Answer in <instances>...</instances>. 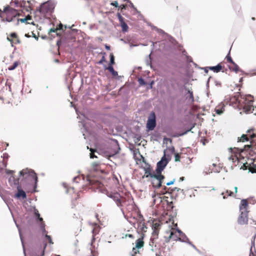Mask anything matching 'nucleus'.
<instances>
[{
	"label": "nucleus",
	"mask_w": 256,
	"mask_h": 256,
	"mask_svg": "<svg viewBox=\"0 0 256 256\" xmlns=\"http://www.w3.org/2000/svg\"><path fill=\"white\" fill-rule=\"evenodd\" d=\"M231 100L232 102L238 104L240 108H242L246 114L252 113L254 110L253 105L254 98L250 94L242 96L237 94Z\"/></svg>",
	"instance_id": "f257e3e1"
},
{
	"label": "nucleus",
	"mask_w": 256,
	"mask_h": 256,
	"mask_svg": "<svg viewBox=\"0 0 256 256\" xmlns=\"http://www.w3.org/2000/svg\"><path fill=\"white\" fill-rule=\"evenodd\" d=\"M248 202L246 200H242L240 205V214L238 218V223L240 224H246L248 220Z\"/></svg>",
	"instance_id": "f03ea898"
},
{
	"label": "nucleus",
	"mask_w": 256,
	"mask_h": 256,
	"mask_svg": "<svg viewBox=\"0 0 256 256\" xmlns=\"http://www.w3.org/2000/svg\"><path fill=\"white\" fill-rule=\"evenodd\" d=\"M238 142H250V144L256 142V129L248 130L246 134H243L240 138H238Z\"/></svg>",
	"instance_id": "7ed1b4c3"
},
{
	"label": "nucleus",
	"mask_w": 256,
	"mask_h": 256,
	"mask_svg": "<svg viewBox=\"0 0 256 256\" xmlns=\"http://www.w3.org/2000/svg\"><path fill=\"white\" fill-rule=\"evenodd\" d=\"M34 214L36 216V220L38 222L40 223V226L42 232V234L45 235V237L46 238V240L48 241V242L50 244H52V238L50 236L46 233V231L45 229V224L44 222L43 221V219L40 216V214L38 211V210L36 208H34Z\"/></svg>",
	"instance_id": "20e7f679"
},
{
	"label": "nucleus",
	"mask_w": 256,
	"mask_h": 256,
	"mask_svg": "<svg viewBox=\"0 0 256 256\" xmlns=\"http://www.w3.org/2000/svg\"><path fill=\"white\" fill-rule=\"evenodd\" d=\"M4 12L6 14V20L10 22L15 20L17 18V16L19 15V13L16 10L7 6L4 8Z\"/></svg>",
	"instance_id": "39448f33"
},
{
	"label": "nucleus",
	"mask_w": 256,
	"mask_h": 256,
	"mask_svg": "<svg viewBox=\"0 0 256 256\" xmlns=\"http://www.w3.org/2000/svg\"><path fill=\"white\" fill-rule=\"evenodd\" d=\"M170 160V156L167 154V157H166V151H164V156L156 164V172L158 174H161L162 171L164 170Z\"/></svg>",
	"instance_id": "423d86ee"
},
{
	"label": "nucleus",
	"mask_w": 256,
	"mask_h": 256,
	"mask_svg": "<svg viewBox=\"0 0 256 256\" xmlns=\"http://www.w3.org/2000/svg\"><path fill=\"white\" fill-rule=\"evenodd\" d=\"M54 8V4L52 2L48 0L40 6L39 12L44 16H46L47 14H50L52 12Z\"/></svg>",
	"instance_id": "0eeeda50"
},
{
	"label": "nucleus",
	"mask_w": 256,
	"mask_h": 256,
	"mask_svg": "<svg viewBox=\"0 0 256 256\" xmlns=\"http://www.w3.org/2000/svg\"><path fill=\"white\" fill-rule=\"evenodd\" d=\"M20 176H22L23 178L28 179L32 182L36 184L38 178L36 174L33 172H30L28 170H23L20 172Z\"/></svg>",
	"instance_id": "6e6552de"
},
{
	"label": "nucleus",
	"mask_w": 256,
	"mask_h": 256,
	"mask_svg": "<svg viewBox=\"0 0 256 256\" xmlns=\"http://www.w3.org/2000/svg\"><path fill=\"white\" fill-rule=\"evenodd\" d=\"M164 178V176L162 174H158L157 173L153 178H152V186L156 188H160L162 186V180Z\"/></svg>",
	"instance_id": "1a4fd4ad"
},
{
	"label": "nucleus",
	"mask_w": 256,
	"mask_h": 256,
	"mask_svg": "<svg viewBox=\"0 0 256 256\" xmlns=\"http://www.w3.org/2000/svg\"><path fill=\"white\" fill-rule=\"evenodd\" d=\"M86 182H88L86 184L91 186L90 188L92 189L95 190L96 188L98 189L100 188V182L90 176H88L86 177Z\"/></svg>",
	"instance_id": "9d476101"
},
{
	"label": "nucleus",
	"mask_w": 256,
	"mask_h": 256,
	"mask_svg": "<svg viewBox=\"0 0 256 256\" xmlns=\"http://www.w3.org/2000/svg\"><path fill=\"white\" fill-rule=\"evenodd\" d=\"M156 126V116L154 112H152L148 118L146 126L149 130H153Z\"/></svg>",
	"instance_id": "9b49d317"
},
{
	"label": "nucleus",
	"mask_w": 256,
	"mask_h": 256,
	"mask_svg": "<svg viewBox=\"0 0 256 256\" xmlns=\"http://www.w3.org/2000/svg\"><path fill=\"white\" fill-rule=\"evenodd\" d=\"M44 250L41 247L32 249L30 251V256H44Z\"/></svg>",
	"instance_id": "f8f14e48"
},
{
	"label": "nucleus",
	"mask_w": 256,
	"mask_h": 256,
	"mask_svg": "<svg viewBox=\"0 0 256 256\" xmlns=\"http://www.w3.org/2000/svg\"><path fill=\"white\" fill-rule=\"evenodd\" d=\"M238 150V148H230L229 149L230 152L232 154L228 158V160L230 161H232V162L234 163L236 162H238V158L236 155L235 154L236 153V151Z\"/></svg>",
	"instance_id": "ddd939ff"
},
{
	"label": "nucleus",
	"mask_w": 256,
	"mask_h": 256,
	"mask_svg": "<svg viewBox=\"0 0 256 256\" xmlns=\"http://www.w3.org/2000/svg\"><path fill=\"white\" fill-rule=\"evenodd\" d=\"M109 196L112 198L114 201L116 202L118 206H122V200L120 198V196L118 193H114L110 194Z\"/></svg>",
	"instance_id": "4468645a"
},
{
	"label": "nucleus",
	"mask_w": 256,
	"mask_h": 256,
	"mask_svg": "<svg viewBox=\"0 0 256 256\" xmlns=\"http://www.w3.org/2000/svg\"><path fill=\"white\" fill-rule=\"evenodd\" d=\"M90 224H92V226H94L92 230V233L93 234V236L90 244L91 246H92L93 243L95 240V238H94V236L96 234L98 233L100 230V227L95 222L92 224L90 223Z\"/></svg>",
	"instance_id": "2eb2a0df"
},
{
	"label": "nucleus",
	"mask_w": 256,
	"mask_h": 256,
	"mask_svg": "<svg viewBox=\"0 0 256 256\" xmlns=\"http://www.w3.org/2000/svg\"><path fill=\"white\" fill-rule=\"evenodd\" d=\"M152 29L156 30L158 32L164 34V36L165 38H168L170 42H172L173 38L171 36L166 34L163 30L159 29L156 26H153Z\"/></svg>",
	"instance_id": "dca6fc26"
},
{
	"label": "nucleus",
	"mask_w": 256,
	"mask_h": 256,
	"mask_svg": "<svg viewBox=\"0 0 256 256\" xmlns=\"http://www.w3.org/2000/svg\"><path fill=\"white\" fill-rule=\"evenodd\" d=\"M18 192L16 194V196L18 198L22 197L23 199L26 198V192L20 189V186L18 184L17 186Z\"/></svg>",
	"instance_id": "f3484780"
},
{
	"label": "nucleus",
	"mask_w": 256,
	"mask_h": 256,
	"mask_svg": "<svg viewBox=\"0 0 256 256\" xmlns=\"http://www.w3.org/2000/svg\"><path fill=\"white\" fill-rule=\"evenodd\" d=\"M144 176L146 178H148L150 176L151 178H153V176H154L156 174H152V169L150 168V166H148V167L145 168H144Z\"/></svg>",
	"instance_id": "a211bd4d"
},
{
	"label": "nucleus",
	"mask_w": 256,
	"mask_h": 256,
	"mask_svg": "<svg viewBox=\"0 0 256 256\" xmlns=\"http://www.w3.org/2000/svg\"><path fill=\"white\" fill-rule=\"evenodd\" d=\"M178 234H179V240L185 242H187V241H188V238L186 237L185 234L178 229Z\"/></svg>",
	"instance_id": "6ab92c4d"
},
{
	"label": "nucleus",
	"mask_w": 256,
	"mask_h": 256,
	"mask_svg": "<svg viewBox=\"0 0 256 256\" xmlns=\"http://www.w3.org/2000/svg\"><path fill=\"white\" fill-rule=\"evenodd\" d=\"M179 234H178V229L177 230H172L170 236V238L174 240H178Z\"/></svg>",
	"instance_id": "aec40b11"
},
{
	"label": "nucleus",
	"mask_w": 256,
	"mask_h": 256,
	"mask_svg": "<svg viewBox=\"0 0 256 256\" xmlns=\"http://www.w3.org/2000/svg\"><path fill=\"white\" fill-rule=\"evenodd\" d=\"M224 104L221 103L218 106L216 107L214 111L218 114H220L223 113L224 110Z\"/></svg>",
	"instance_id": "412c9836"
},
{
	"label": "nucleus",
	"mask_w": 256,
	"mask_h": 256,
	"mask_svg": "<svg viewBox=\"0 0 256 256\" xmlns=\"http://www.w3.org/2000/svg\"><path fill=\"white\" fill-rule=\"evenodd\" d=\"M188 96H186V98L190 103H193L194 102V98L192 92L190 90H188Z\"/></svg>",
	"instance_id": "4be33fe9"
},
{
	"label": "nucleus",
	"mask_w": 256,
	"mask_h": 256,
	"mask_svg": "<svg viewBox=\"0 0 256 256\" xmlns=\"http://www.w3.org/2000/svg\"><path fill=\"white\" fill-rule=\"evenodd\" d=\"M19 178H15L14 176H11L10 178H9V180H8V182H9L11 184H14V186H18V183H19Z\"/></svg>",
	"instance_id": "5701e85b"
},
{
	"label": "nucleus",
	"mask_w": 256,
	"mask_h": 256,
	"mask_svg": "<svg viewBox=\"0 0 256 256\" xmlns=\"http://www.w3.org/2000/svg\"><path fill=\"white\" fill-rule=\"evenodd\" d=\"M164 151H166V157H167V154H168L170 156V158L171 155L174 152L175 150L174 146H172L167 148V149Z\"/></svg>",
	"instance_id": "b1692460"
},
{
	"label": "nucleus",
	"mask_w": 256,
	"mask_h": 256,
	"mask_svg": "<svg viewBox=\"0 0 256 256\" xmlns=\"http://www.w3.org/2000/svg\"><path fill=\"white\" fill-rule=\"evenodd\" d=\"M156 224H155V226H156ZM156 226H155L154 229L153 230V232L152 233V237H151V238H150V241H152V243L154 242V240L155 239H156L158 238V232L157 230L156 229Z\"/></svg>",
	"instance_id": "393cba45"
},
{
	"label": "nucleus",
	"mask_w": 256,
	"mask_h": 256,
	"mask_svg": "<svg viewBox=\"0 0 256 256\" xmlns=\"http://www.w3.org/2000/svg\"><path fill=\"white\" fill-rule=\"evenodd\" d=\"M209 68L215 72H218L222 70V66L220 64H218L216 66H210Z\"/></svg>",
	"instance_id": "a878e982"
},
{
	"label": "nucleus",
	"mask_w": 256,
	"mask_h": 256,
	"mask_svg": "<svg viewBox=\"0 0 256 256\" xmlns=\"http://www.w3.org/2000/svg\"><path fill=\"white\" fill-rule=\"evenodd\" d=\"M16 226H17V228H18V232H19L20 240H21V242H22V247H23L24 253V256H26V250H25V248H24V241H23V238H22V233H21V230H20V226H18V224H16Z\"/></svg>",
	"instance_id": "bb28decb"
},
{
	"label": "nucleus",
	"mask_w": 256,
	"mask_h": 256,
	"mask_svg": "<svg viewBox=\"0 0 256 256\" xmlns=\"http://www.w3.org/2000/svg\"><path fill=\"white\" fill-rule=\"evenodd\" d=\"M213 172H218V170H215L213 168H212L210 167L209 168H206L204 170L203 172L205 174H209Z\"/></svg>",
	"instance_id": "cd10ccee"
},
{
	"label": "nucleus",
	"mask_w": 256,
	"mask_h": 256,
	"mask_svg": "<svg viewBox=\"0 0 256 256\" xmlns=\"http://www.w3.org/2000/svg\"><path fill=\"white\" fill-rule=\"evenodd\" d=\"M105 68L108 69L113 76H116L118 75V72L114 70L112 66H108V68L106 67Z\"/></svg>",
	"instance_id": "c85d7f7f"
},
{
	"label": "nucleus",
	"mask_w": 256,
	"mask_h": 256,
	"mask_svg": "<svg viewBox=\"0 0 256 256\" xmlns=\"http://www.w3.org/2000/svg\"><path fill=\"white\" fill-rule=\"evenodd\" d=\"M144 246V242L140 239L138 238L136 240V248H142Z\"/></svg>",
	"instance_id": "c756f323"
},
{
	"label": "nucleus",
	"mask_w": 256,
	"mask_h": 256,
	"mask_svg": "<svg viewBox=\"0 0 256 256\" xmlns=\"http://www.w3.org/2000/svg\"><path fill=\"white\" fill-rule=\"evenodd\" d=\"M233 194V192L228 190H226V192H222V195L223 196V198L225 199L227 196H231Z\"/></svg>",
	"instance_id": "7c9ffc66"
},
{
	"label": "nucleus",
	"mask_w": 256,
	"mask_h": 256,
	"mask_svg": "<svg viewBox=\"0 0 256 256\" xmlns=\"http://www.w3.org/2000/svg\"><path fill=\"white\" fill-rule=\"evenodd\" d=\"M120 26H122V30L123 32H126L128 30V27L127 24L124 22L120 23Z\"/></svg>",
	"instance_id": "2f4dec72"
},
{
	"label": "nucleus",
	"mask_w": 256,
	"mask_h": 256,
	"mask_svg": "<svg viewBox=\"0 0 256 256\" xmlns=\"http://www.w3.org/2000/svg\"><path fill=\"white\" fill-rule=\"evenodd\" d=\"M232 64L234 65V67H230V69L237 73L239 70L238 66L235 62H234V64Z\"/></svg>",
	"instance_id": "473e14b6"
},
{
	"label": "nucleus",
	"mask_w": 256,
	"mask_h": 256,
	"mask_svg": "<svg viewBox=\"0 0 256 256\" xmlns=\"http://www.w3.org/2000/svg\"><path fill=\"white\" fill-rule=\"evenodd\" d=\"M30 17L29 16H28L26 18H24L18 19V18H16V24H18L19 21H20L22 22H26L27 20H30Z\"/></svg>",
	"instance_id": "72a5a7b5"
},
{
	"label": "nucleus",
	"mask_w": 256,
	"mask_h": 256,
	"mask_svg": "<svg viewBox=\"0 0 256 256\" xmlns=\"http://www.w3.org/2000/svg\"><path fill=\"white\" fill-rule=\"evenodd\" d=\"M14 4H15V6L16 7H18V5H20V7H22L23 6H24L25 4H26V2H19L18 1V0H15L14 2Z\"/></svg>",
	"instance_id": "f704fd0d"
},
{
	"label": "nucleus",
	"mask_w": 256,
	"mask_h": 256,
	"mask_svg": "<svg viewBox=\"0 0 256 256\" xmlns=\"http://www.w3.org/2000/svg\"><path fill=\"white\" fill-rule=\"evenodd\" d=\"M18 62H15L13 65L12 66H10L8 68V70H14L18 66Z\"/></svg>",
	"instance_id": "c9c22d12"
},
{
	"label": "nucleus",
	"mask_w": 256,
	"mask_h": 256,
	"mask_svg": "<svg viewBox=\"0 0 256 256\" xmlns=\"http://www.w3.org/2000/svg\"><path fill=\"white\" fill-rule=\"evenodd\" d=\"M255 238H256V235H254L253 236V240H252V246L250 248V256H252L254 255L252 248V246L254 247V239H255Z\"/></svg>",
	"instance_id": "e433bc0d"
},
{
	"label": "nucleus",
	"mask_w": 256,
	"mask_h": 256,
	"mask_svg": "<svg viewBox=\"0 0 256 256\" xmlns=\"http://www.w3.org/2000/svg\"><path fill=\"white\" fill-rule=\"evenodd\" d=\"M190 130H187V131H186L184 132H182V133H174L172 136L173 137H174V138H177V137H178V136H184V134H186L188 132L190 131Z\"/></svg>",
	"instance_id": "4c0bfd02"
},
{
	"label": "nucleus",
	"mask_w": 256,
	"mask_h": 256,
	"mask_svg": "<svg viewBox=\"0 0 256 256\" xmlns=\"http://www.w3.org/2000/svg\"><path fill=\"white\" fill-rule=\"evenodd\" d=\"M114 64V57L112 54H110V63L109 66H112Z\"/></svg>",
	"instance_id": "58836bf2"
},
{
	"label": "nucleus",
	"mask_w": 256,
	"mask_h": 256,
	"mask_svg": "<svg viewBox=\"0 0 256 256\" xmlns=\"http://www.w3.org/2000/svg\"><path fill=\"white\" fill-rule=\"evenodd\" d=\"M138 83L141 86H145L146 84V82L144 81V80L142 78H140L138 79Z\"/></svg>",
	"instance_id": "ea45409f"
},
{
	"label": "nucleus",
	"mask_w": 256,
	"mask_h": 256,
	"mask_svg": "<svg viewBox=\"0 0 256 256\" xmlns=\"http://www.w3.org/2000/svg\"><path fill=\"white\" fill-rule=\"evenodd\" d=\"M102 54H103V56L101 58L100 60L98 62L100 64H102L103 62H106V58H105L104 55L106 54L105 52H104L103 53H102Z\"/></svg>",
	"instance_id": "a19ab883"
},
{
	"label": "nucleus",
	"mask_w": 256,
	"mask_h": 256,
	"mask_svg": "<svg viewBox=\"0 0 256 256\" xmlns=\"http://www.w3.org/2000/svg\"><path fill=\"white\" fill-rule=\"evenodd\" d=\"M230 51L229 52L228 54L226 56V58L228 62H230V63H232V64H234V62L232 60L231 56H230Z\"/></svg>",
	"instance_id": "79ce46f5"
},
{
	"label": "nucleus",
	"mask_w": 256,
	"mask_h": 256,
	"mask_svg": "<svg viewBox=\"0 0 256 256\" xmlns=\"http://www.w3.org/2000/svg\"><path fill=\"white\" fill-rule=\"evenodd\" d=\"M118 20H119V21L120 22V24L122 23V22H124V18L120 15V14H119V13L118 14Z\"/></svg>",
	"instance_id": "37998d69"
},
{
	"label": "nucleus",
	"mask_w": 256,
	"mask_h": 256,
	"mask_svg": "<svg viewBox=\"0 0 256 256\" xmlns=\"http://www.w3.org/2000/svg\"><path fill=\"white\" fill-rule=\"evenodd\" d=\"M81 178H82V176H75L73 178L74 182H75L76 183L78 182V180H80L81 179Z\"/></svg>",
	"instance_id": "c03bdc74"
},
{
	"label": "nucleus",
	"mask_w": 256,
	"mask_h": 256,
	"mask_svg": "<svg viewBox=\"0 0 256 256\" xmlns=\"http://www.w3.org/2000/svg\"><path fill=\"white\" fill-rule=\"evenodd\" d=\"M90 150L91 151V153L90 154V158H97V156H96L94 153H93V152L92 150V149H90Z\"/></svg>",
	"instance_id": "a18cd8bd"
},
{
	"label": "nucleus",
	"mask_w": 256,
	"mask_h": 256,
	"mask_svg": "<svg viewBox=\"0 0 256 256\" xmlns=\"http://www.w3.org/2000/svg\"><path fill=\"white\" fill-rule=\"evenodd\" d=\"M180 155L178 154H175V160L176 161H178L180 160Z\"/></svg>",
	"instance_id": "49530a36"
},
{
	"label": "nucleus",
	"mask_w": 256,
	"mask_h": 256,
	"mask_svg": "<svg viewBox=\"0 0 256 256\" xmlns=\"http://www.w3.org/2000/svg\"><path fill=\"white\" fill-rule=\"evenodd\" d=\"M171 190L172 192H174V191H176L177 192H178L180 191H182L183 190H181L180 188H174L172 189Z\"/></svg>",
	"instance_id": "de8ad7c7"
},
{
	"label": "nucleus",
	"mask_w": 256,
	"mask_h": 256,
	"mask_svg": "<svg viewBox=\"0 0 256 256\" xmlns=\"http://www.w3.org/2000/svg\"><path fill=\"white\" fill-rule=\"evenodd\" d=\"M175 182V179H173L172 180H171L170 182H168L166 184V186H170L171 184H172Z\"/></svg>",
	"instance_id": "09e8293b"
},
{
	"label": "nucleus",
	"mask_w": 256,
	"mask_h": 256,
	"mask_svg": "<svg viewBox=\"0 0 256 256\" xmlns=\"http://www.w3.org/2000/svg\"><path fill=\"white\" fill-rule=\"evenodd\" d=\"M112 4L116 7H118V2L117 1H114L112 3Z\"/></svg>",
	"instance_id": "8fccbe9b"
},
{
	"label": "nucleus",
	"mask_w": 256,
	"mask_h": 256,
	"mask_svg": "<svg viewBox=\"0 0 256 256\" xmlns=\"http://www.w3.org/2000/svg\"><path fill=\"white\" fill-rule=\"evenodd\" d=\"M58 30V28H51L50 30V32H49V34L50 33V32H56V31Z\"/></svg>",
	"instance_id": "3c124183"
},
{
	"label": "nucleus",
	"mask_w": 256,
	"mask_h": 256,
	"mask_svg": "<svg viewBox=\"0 0 256 256\" xmlns=\"http://www.w3.org/2000/svg\"><path fill=\"white\" fill-rule=\"evenodd\" d=\"M201 141L202 142L204 145H205L206 143L208 142V140L206 139L202 140Z\"/></svg>",
	"instance_id": "603ef678"
},
{
	"label": "nucleus",
	"mask_w": 256,
	"mask_h": 256,
	"mask_svg": "<svg viewBox=\"0 0 256 256\" xmlns=\"http://www.w3.org/2000/svg\"><path fill=\"white\" fill-rule=\"evenodd\" d=\"M8 154H3V158H4V159L8 158Z\"/></svg>",
	"instance_id": "864d4df0"
},
{
	"label": "nucleus",
	"mask_w": 256,
	"mask_h": 256,
	"mask_svg": "<svg viewBox=\"0 0 256 256\" xmlns=\"http://www.w3.org/2000/svg\"><path fill=\"white\" fill-rule=\"evenodd\" d=\"M14 172L13 170H6V172L7 174H12Z\"/></svg>",
	"instance_id": "5fc2aeb1"
},
{
	"label": "nucleus",
	"mask_w": 256,
	"mask_h": 256,
	"mask_svg": "<svg viewBox=\"0 0 256 256\" xmlns=\"http://www.w3.org/2000/svg\"><path fill=\"white\" fill-rule=\"evenodd\" d=\"M10 36L12 38H16V34L14 32H13L11 34Z\"/></svg>",
	"instance_id": "6e6d98bb"
},
{
	"label": "nucleus",
	"mask_w": 256,
	"mask_h": 256,
	"mask_svg": "<svg viewBox=\"0 0 256 256\" xmlns=\"http://www.w3.org/2000/svg\"><path fill=\"white\" fill-rule=\"evenodd\" d=\"M62 27H63V26L62 24H60L58 26V30H62Z\"/></svg>",
	"instance_id": "4d7b16f0"
},
{
	"label": "nucleus",
	"mask_w": 256,
	"mask_h": 256,
	"mask_svg": "<svg viewBox=\"0 0 256 256\" xmlns=\"http://www.w3.org/2000/svg\"><path fill=\"white\" fill-rule=\"evenodd\" d=\"M139 44H130V48H132V47H134V46H138Z\"/></svg>",
	"instance_id": "13d9d810"
},
{
	"label": "nucleus",
	"mask_w": 256,
	"mask_h": 256,
	"mask_svg": "<svg viewBox=\"0 0 256 256\" xmlns=\"http://www.w3.org/2000/svg\"><path fill=\"white\" fill-rule=\"evenodd\" d=\"M140 218H142H142L140 217ZM140 224V225L141 224H142V226H144V222H142V220H141V222H140V224Z\"/></svg>",
	"instance_id": "bf43d9fd"
},
{
	"label": "nucleus",
	"mask_w": 256,
	"mask_h": 256,
	"mask_svg": "<svg viewBox=\"0 0 256 256\" xmlns=\"http://www.w3.org/2000/svg\"><path fill=\"white\" fill-rule=\"evenodd\" d=\"M120 7L121 8V9H125L126 8V6L124 4L120 5Z\"/></svg>",
	"instance_id": "052dcab7"
},
{
	"label": "nucleus",
	"mask_w": 256,
	"mask_h": 256,
	"mask_svg": "<svg viewBox=\"0 0 256 256\" xmlns=\"http://www.w3.org/2000/svg\"><path fill=\"white\" fill-rule=\"evenodd\" d=\"M192 247L194 249H195L196 251H198V252H200L199 250H198L196 248V246L194 244H193V245L192 246Z\"/></svg>",
	"instance_id": "680f3d73"
},
{
	"label": "nucleus",
	"mask_w": 256,
	"mask_h": 256,
	"mask_svg": "<svg viewBox=\"0 0 256 256\" xmlns=\"http://www.w3.org/2000/svg\"><path fill=\"white\" fill-rule=\"evenodd\" d=\"M105 48H106V50H110V46H108L106 45V46H105Z\"/></svg>",
	"instance_id": "e2e57ef3"
},
{
	"label": "nucleus",
	"mask_w": 256,
	"mask_h": 256,
	"mask_svg": "<svg viewBox=\"0 0 256 256\" xmlns=\"http://www.w3.org/2000/svg\"><path fill=\"white\" fill-rule=\"evenodd\" d=\"M187 242V243H188V244L192 246L193 245V244H192V242H190L189 240H188V241H187V242Z\"/></svg>",
	"instance_id": "0e129e2a"
},
{
	"label": "nucleus",
	"mask_w": 256,
	"mask_h": 256,
	"mask_svg": "<svg viewBox=\"0 0 256 256\" xmlns=\"http://www.w3.org/2000/svg\"><path fill=\"white\" fill-rule=\"evenodd\" d=\"M128 236L129 238H134L133 235H132V234H128Z\"/></svg>",
	"instance_id": "69168bd1"
},
{
	"label": "nucleus",
	"mask_w": 256,
	"mask_h": 256,
	"mask_svg": "<svg viewBox=\"0 0 256 256\" xmlns=\"http://www.w3.org/2000/svg\"><path fill=\"white\" fill-rule=\"evenodd\" d=\"M216 86H218V85H220V83L218 82H216Z\"/></svg>",
	"instance_id": "338daca9"
},
{
	"label": "nucleus",
	"mask_w": 256,
	"mask_h": 256,
	"mask_svg": "<svg viewBox=\"0 0 256 256\" xmlns=\"http://www.w3.org/2000/svg\"><path fill=\"white\" fill-rule=\"evenodd\" d=\"M34 37L36 40H38V38L34 34Z\"/></svg>",
	"instance_id": "774afa93"
}]
</instances>
